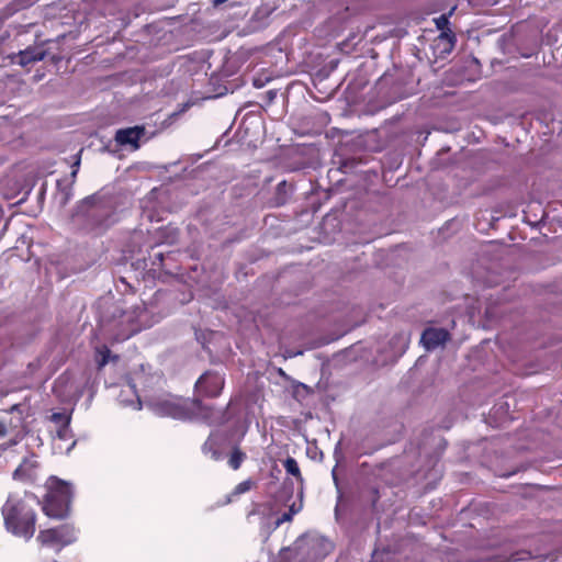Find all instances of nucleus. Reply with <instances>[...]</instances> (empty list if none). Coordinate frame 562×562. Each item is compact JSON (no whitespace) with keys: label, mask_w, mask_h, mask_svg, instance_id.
I'll list each match as a JSON object with an SVG mask.
<instances>
[{"label":"nucleus","mask_w":562,"mask_h":562,"mask_svg":"<svg viewBox=\"0 0 562 562\" xmlns=\"http://www.w3.org/2000/svg\"><path fill=\"white\" fill-rule=\"evenodd\" d=\"M8 532L29 541L36 531L37 514L25 499L9 496L1 508Z\"/></svg>","instance_id":"nucleus-1"},{"label":"nucleus","mask_w":562,"mask_h":562,"mask_svg":"<svg viewBox=\"0 0 562 562\" xmlns=\"http://www.w3.org/2000/svg\"><path fill=\"white\" fill-rule=\"evenodd\" d=\"M294 386H301V387H304V386H307L306 384L302 383V382H299L297 384H295Z\"/></svg>","instance_id":"nucleus-34"},{"label":"nucleus","mask_w":562,"mask_h":562,"mask_svg":"<svg viewBox=\"0 0 562 562\" xmlns=\"http://www.w3.org/2000/svg\"><path fill=\"white\" fill-rule=\"evenodd\" d=\"M206 384H209L207 386H224V380L217 373L206 372L198 379L194 386L199 387Z\"/></svg>","instance_id":"nucleus-15"},{"label":"nucleus","mask_w":562,"mask_h":562,"mask_svg":"<svg viewBox=\"0 0 562 562\" xmlns=\"http://www.w3.org/2000/svg\"><path fill=\"white\" fill-rule=\"evenodd\" d=\"M199 391L198 396L217 397L221 394L222 389H196Z\"/></svg>","instance_id":"nucleus-23"},{"label":"nucleus","mask_w":562,"mask_h":562,"mask_svg":"<svg viewBox=\"0 0 562 562\" xmlns=\"http://www.w3.org/2000/svg\"><path fill=\"white\" fill-rule=\"evenodd\" d=\"M79 165H80V159L78 158L77 161L72 165V171H71V178H72L71 182L72 183L75 182L76 176L78 173Z\"/></svg>","instance_id":"nucleus-27"},{"label":"nucleus","mask_w":562,"mask_h":562,"mask_svg":"<svg viewBox=\"0 0 562 562\" xmlns=\"http://www.w3.org/2000/svg\"><path fill=\"white\" fill-rule=\"evenodd\" d=\"M20 407H21V405H20V404H14V405H12V407H11V409H10V411H11V412L20 411Z\"/></svg>","instance_id":"nucleus-33"},{"label":"nucleus","mask_w":562,"mask_h":562,"mask_svg":"<svg viewBox=\"0 0 562 562\" xmlns=\"http://www.w3.org/2000/svg\"><path fill=\"white\" fill-rule=\"evenodd\" d=\"M158 319L145 304L137 305L131 310L114 314L110 322V330L114 341H124L143 329L151 327Z\"/></svg>","instance_id":"nucleus-2"},{"label":"nucleus","mask_w":562,"mask_h":562,"mask_svg":"<svg viewBox=\"0 0 562 562\" xmlns=\"http://www.w3.org/2000/svg\"><path fill=\"white\" fill-rule=\"evenodd\" d=\"M25 495L29 496V497H32L37 504L41 503L35 494H33V493H25Z\"/></svg>","instance_id":"nucleus-30"},{"label":"nucleus","mask_w":562,"mask_h":562,"mask_svg":"<svg viewBox=\"0 0 562 562\" xmlns=\"http://www.w3.org/2000/svg\"><path fill=\"white\" fill-rule=\"evenodd\" d=\"M226 441L225 436L218 432H212L202 445V452L214 461H221L223 459V446Z\"/></svg>","instance_id":"nucleus-10"},{"label":"nucleus","mask_w":562,"mask_h":562,"mask_svg":"<svg viewBox=\"0 0 562 562\" xmlns=\"http://www.w3.org/2000/svg\"><path fill=\"white\" fill-rule=\"evenodd\" d=\"M254 485V482L251 480H246V481H243L240 483H238L234 491H233V494L234 495H240V494H244L248 491H250V488L252 487Z\"/></svg>","instance_id":"nucleus-22"},{"label":"nucleus","mask_w":562,"mask_h":562,"mask_svg":"<svg viewBox=\"0 0 562 562\" xmlns=\"http://www.w3.org/2000/svg\"><path fill=\"white\" fill-rule=\"evenodd\" d=\"M7 434V427L3 423H0V437L5 436Z\"/></svg>","instance_id":"nucleus-29"},{"label":"nucleus","mask_w":562,"mask_h":562,"mask_svg":"<svg viewBox=\"0 0 562 562\" xmlns=\"http://www.w3.org/2000/svg\"><path fill=\"white\" fill-rule=\"evenodd\" d=\"M57 437L61 440H67L69 439L71 436H70V428L69 426H58V429H57Z\"/></svg>","instance_id":"nucleus-24"},{"label":"nucleus","mask_w":562,"mask_h":562,"mask_svg":"<svg viewBox=\"0 0 562 562\" xmlns=\"http://www.w3.org/2000/svg\"><path fill=\"white\" fill-rule=\"evenodd\" d=\"M267 95H268L269 100L271 101L276 97V92L270 90V91L267 92Z\"/></svg>","instance_id":"nucleus-32"},{"label":"nucleus","mask_w":562,"mask_h":562,"mask_svg":"<svg viewBox=\"0 0 562 562\" xmlns=\"http://www.w3.org/2000/svg\"><path fill=\"white\" fill-rule=\"evenodd\" d=\"M110 360L117 361L119 356H112L110 348L105 345L95 348V361L99 369H102Z\"/></svg>","instance_id":"nucleus-14"},{"label":"nucleus","mask_w":562,"mask_h":562,"mask_svg":"<svg viewBox=\"0 0 562 562\" xmlns=\"http://www.w3.org/2000/svg\"><path fill=\"white\" fill-rule=\"evenodd\" d=\"M246 458V453L238 446H235L228 457V467L236 471L241 467Z\"/></svg>","instance_id":"nucleus-17"},{"label":"nucleus","mask_w":562,"mask_h":562,"mask_svg":"<svg viewBox=\"0 0 562 562\" xmlns=\"http://www.w3.org/2000/svg\"><path fill=\"white\" fill-rule=\"evenodd\" d=\"M450 338L451 335L447 329L428 327L423 331L420 341L426 350H434L443 346Z\"/></svg>","instance_id":"nucleus-8"},{"label":"nucleus","mask_w":562,"mask_h":562,"mask_svg":"<svg viewBox=\"0 0 562 562\" xmlns=\"http://www.w3.org/2000/svg\"><path fill=\"white\" fill-rule=\"evenodd\" d=\"M368 501L371 503V509L372 512H375L376 510V504L380 499V492H379V488L378 487H371L369 491H368V496H367Z\"/></svg>","instance_id":"nucleus-21"},{"label":"nucleus","mask_w":562,"mask_h":562,"mask_svg":"<svg viewBox=\"0 0 562 562\" xmlns=\"http://www.w3.org/2000/svg\"><path fill=\"white\" fill-rule=\"evenodd\" d=\"M145 134L146 128L144 125L119 128L115 132L114 140L121 147L130 146L132 150H137L140 147V138Z\"/></svg>","instance_id":"nucleus-5"},{"label":"nucleus","mask_w":562,"mask_h":562,"mask_svg":"<svg viewBox=\"0 0 562 562\" xmlns=\"http://www.w3.org/2000/svg\"><path fill=\"white\" fill-rule=\"evenodd\" d=\"M60 186H61V181H60V180H58V181H57V187H58V188H60Z\"/></svg>","instance_id":"nucleus-38"},{"label":"nucleus","mask_w":562,"mask_h":562,"mask_svg":"<svg viewBox=\"0 0 562 562\" xmlns=\"http://www.w3.org/2000/svg\"><path fill=\"white\" fill-rule=\"evenodd\" d=\"M451 10L449 14H442L438 19H436V25L438 30L441 31L440 35L437 37V46H442V53H451L456 45V35L448 27L449 16L452 14Z\"/></svg>","instance_id":"nucleus-7"},{"label":"nucleus","mask_w":562,"mask_h":562,"mask_svg":"<svg viewBox=\"0 0 562 562\" xmlns=\"http://www.w3.org/2000/svg\"><path fill=\"white\" fill-rule=\"evenodd\" d=\"M192 405L193 409L202 414L204 417L213 416L214 407L212 405L203 404L201 398L194 397Z\"/></svg>","instance_id":"nucleus-18"},{"label":"nucleus","mask_w":562,"mask_h":562,"mask_svg":"<svg viewBox=\"0 0 562 562\" xmlns=\"http://www.w3.org/2000/svg\"><path fill=\"white\" fill-rule=\"evenodd\" d=\"M70 188H66L65 190H63L64 192V199H63V204H66L69 199H70Z\"/></svg>","instance_id":"nucleus-28"},{"label":"nucleus","mask_w":562,"mask_h":562,"mask_svg":"<svg viewBox=\"0 0 562 562\" xmlns=\"http://www.w3.org/2000/svg\"><path fill=\"white\" fill-rule=\"evenodd\" d=\"M40 464L34 454L24 457L18 468L13 471L12 477L26 484H33L37 480V469Z\"/></svg>","instance_id":"nucleus-6"},{"label":"nucleus","mask_w":562,"mask_h":562,"mask_svg":"<svg viewBox=\"0 0 562 562\" xmlns=\"http://www.w3.org/2000/svg\"><path fill=\"white\" fill-rule=\"evenodd\" d=\"M227 0H213V7H218L221 5L222 3H225Z\"/></svg>","instance_id":"nucleus-31"},{"label":"nucleus","mask_w":562,"mask_h":562,"mask_svg":"<svg viewBox=\"0 0 562 562\" xmlns=\"http://www.w3.org/2000/svg\"><path fill=\"white\" fill-rule=\"evenodd\" d=\"M77 540V529L72 524L40 530L36 541L42 547H57L58 551Z\"/></svg>","instance_id":"nucleus-4"},{"label":"nucleus","mask_w":562,"mask_h":562,"mask_svg":"<svg viewBox=\"0 0 562 562\" xmlns=\"http://www.w3.org/2000/svg\"><path fill=\"white\" fill-rule=\"evenodd\" d=\"M288 391L291 397L301 405L308 408H315V403L313 402L315 394L314 389H289Z\"/></svg>","instance_id":"nucleus-13"},{"label":"nucleus","mask_w":562,"mask_h":562,"mask_svg":"<svg viewBox=\"0 0 562 562\" xmlns=\"http://www.w3.org/2000/svg\"><path fill=\"white\" fill-rule=\"evenodd\" d=\"M259 397V392L256 390L245 395H239L234 398H231L227 404V407H229L233 412H236L238 414L249 415L252 413V406L258 402Z\"/></svg>","instance_id":"nucleus-9"},{"label":"nucleus","mask_w":562,"mask_h":562,"mask_svg":"<svg viewBox=\"0 0 562 562\" xmlns=\"http://www.w3.org/2000/svg\"><path fill=\"white\" fill-rule=\"evenodd\" d=\"M47 492L42 502L43 513L53 519H65L70 514L72 503L71 485L60 479L50 476L46 484Z\"/></svg>","instance_id":"nucleus-3"},{"label":"nucleus","mask_w":562,"mask_h":562,"mask_svg":"<svg viewBox=\"0 0 562 562\" xmlns=\"http://www.w3.org/2000/svg\"><path fill=\"white\" fill-rule=\"evenodd\" d=\"M47 55V49L44 45L29 46L23 50H20L16 55L15 63L22 67H26L36 61L43 60Z\"/></svg>","instance_id":"nucleus-11"},{"label":"nucleus","mask_w":562,"mask_h":562,"mask_svg":"<svg viewBox=\"0 0 562 562\" xmlns=\"http://www.w3.org/2000/svg\"><path fill=\"white\" fill-rule=\"evenodd\" d=\"M50 420L58 426H70L71 416L65 412L53 413Z\"/></svg>","instance_id":"nucleus-19"},{"label":"nucleus","mask_w":562,"mask_h":562,"mask_svg":"<svg viewBox=\"0 0 562 562\" xmlns=\"http://www.w3.org/2000/svg\"><path fill=\"white\" fill-rule=\"evenodd\" d=\"M283 467H284V469H285L288 474H290V475L295 477L297 483H300L301 485L304 483V479H303V475L301 473L299 463H297V461L294 458L288 457L283 461Z\"/></svg>","instance_id":"nucleus-16"},{"label":"nucleus","mask_w":562,"mask_h":562,"mask_svg":"<svg viewBox=\"0 0 562 562\" xmlns=\"http://www.w3.org/2000/svg\"><path fill=\"white\" fill-rule=\"evenodd\" d=\"M292 519L293 515L289 510L283 513L279 518L274 520L272 527L268 531V535L278 529L282 524L292 521Z\"/></svg>","instance_id":"nucleus-20"},{"label":"nucleus","mask_w":562,"mask_h":562,"mask_svg":"<svg viewBox=\"0 0 562 562\" xmlns=\"http://www.w3.org/2000/svg\"><path fill=\"white\" fill-rule=\"evenodd\" d=\"M286 187H288L286 181H281L280 183H278V186H277L278 204H283L285 202V199L280 198V195L282 193H285Z\"/></svg>","instance_id":"nucleus-25"},{"label":"nucleus","mask_w":562,"mask_h":562,"mask_svg":"<svg viewBox=\"0 0 562 562\" xmlns=\"http://www.w3.org/2000/svg\"><path fill=\"white\" fill-rule=\"evenodd\" d=\"M157 258H158L160 261H162V259H164V255H162V254H158V255H157Z\"/></svg>","instance_id":"nucleus-35"},{"label":"nucleus","mask_w":562,"mask_h":562,"mask_svg":"<svg viewBox=\"0 0 562 562\" xmlns=\"http://www.w3.org/2000/svg\"><path fill=\"white\" fill-rule=\"evenodd\" d=\"M370 562H376V557L373 554L372 560Z\"/></svg>","instance_id":"nucleus-36"},{"label":"nucleus","mask_w":562,"mask_h":562,"mask_svg":"<svg viewBox=\"0 0 562 562\" xmlns=\"http://www.w3.org/2000/svg\"><path fill=\"white\" fill-rule=\"evenodd\" d=\"M53 562H57L56 560H54Z\"/></svg>","instance_id":"nucleus-39"},{"label":"nucleus","mask_w":562,"mask_h":562,"mask_svg":"<svg viewBox=\"0 0 562 562\" xmlns=\"http://www.w3.org/2000/svg\"><path fill=\"white\" fill-rule=\"evenodd\" d=\"M117 402L123 407H132L134 409H139L143 406L142 397L137 389H121L117 395Z\"/></svg>","instance_id":"nucleus-12"},{"label":"nucleus","mask_w":562,"mask_h":562,"mask_svg":"<svg viewBox=\"0 0 562 562\" xmlns=\"http://www.w3.org/2000/svg\"><path fill=\"white\" fill-rule=\"evenodd\" d=\"M169 404L168 402H165L164 404H161L162 407H167Z\"/></svg>","instance_id":"nucleus-37"},{"label":"nucleus","mask_w":562,"mask_h":562,"mask_svg":"<svg viewBox=\"0 0 562 562\" xmlns=\"http://www.w3.org/2000/svg\"><path fill=\"white\" fill-rule=\"evenodd\" d=\"M302 507H303L302 503H300V504L293 503L292 505H290L289 512L294 516L302 510Z\"/></svg>","instance_id":"nucleus-26"}]
</instances>
